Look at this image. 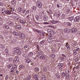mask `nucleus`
I'll return each mask as SVG.
<instances>
[{"instance_id":"44","label":"nucleus","mask_w":80,"mask_h":80,"mask_svg":"<svg viewBox=\"0 0 80 80\" xmlns=\"http://www.w3.org/2000/svg\"><path fill=\"white\" fill-rule=\"evenodd\" d=\"M43 70L44 72H46V71H47V69L46 68L44 67L43 68Z\"/></svg>"},{"instance_id":"57","label":"nucleus","mask_w":80,"mask_h":80,"mask_svg":"<svg viewBox=\"0 0 80 80\" xmlns=\"http://www.w3.org/2000/svg\"><path fill=\"white\" fill-rule=\"evenodd\" d=\"M13 18L14 19H17V16H14L13 17Z\"/></svg>"},{"instance_id":"52","label":"nucleus","mask_w":80,"mask_h":80,"mask_svg":"<svg viewBox=\"0 0 80 80\" xmlns=\"http://www.w3.org/2000/svg\"><path fill=\"white\" fill-rule=\"evenodd\" d=\"M29 55H31L32 56V55H33V53H32V52H31L29 53Z\"/></svg>"},{"instance_id":"16","label":"nucleus","mask_w":80,"mask_h":80,"mask_svg":"<svg viewBox=\"0 0 80 80\" xmlns=\"http://www.w3.org/2000/svg\"><path fill=\"white\" fill-rule=\"evenodd\" d=\"M38 51V55H41L42 54H43V52L42 51V50H40L39 51Z\"/></svg>"},{"instance_id":"40","label":"nucleus","mask_w":80,"mask_h":80,"mask_svg":"<svg viewBox=\"0 0 80 80\" xmlns=\"http://www.w3.org/2000/svg\"><path fill=\"white\" fill-rule=\"evenodd\" d=\"M34 70L36 72H38L39 71V68H36L34 69Z\"/></svg>"},{"instance_id":"53","label":"nucleus","mask_w":80,"mask_h":80,"mask_svg":"<svg viewBox=\"0 0 80 80\" xmlns=\"http://www.w3.org/2000/svg\"><path fill=\"white\" fill-rule=\"evenodd\" d=\"M51 57H52V58H54V57H55V55L53 54H52L51 55Z\"/></svg>"},{"instance_id":"10","label":"nucleus","mask_w":80,"mask_h":80,"mask_svg":"<svg viewBox=\"0 0 80 80\" xmlns=\"http://www.w3.org/2000/svg\"><path fill=\"white\" fill-rule=\"evenodd\" d=\"M8 25H9V26H10L11 27H13V22H12L11 21H9L8 22Z\"/></svg>"},{"instance_id":"1","label":"nucleus","mask_w":80,"mask_h":80,"mask_svg":"<svg viewBox=\"0 0 80 80\" xmlns=\"http://www.w3.org/2000/svg\"><path fill=\"white\" fill-rule=\"evenodd\" d=\"M22 50L20 49L19 48L16 47L15 48L13 49L14 52L15 53H17V54L18 55H20L22 54Z\"/></svg>"},{"instance_id":"14","label":"nucleus","mask_w":80,"mask_h":80,"mask_svg":"<svg viewBox=\"0 0 80 80\" xmlns=\"http://www.w3.org/2000/svg\"><path fill=\"white\" fill-rule=\"evenodd\" d=\"M9 8L10 9V11H11V12H13V11H15V8H12V7H10Z\"/></svg>"},{"instance_id":"30","label":"nucleus","mask_w":80,"mask_h":80,"mask_svg":"<svg viewBox=\"0 0 80 80\" xmlns=\"http://www.w3.org/2000/svg\"><path fill=\"white\" fill-rule=\"evenodd\" d=\"M37 50L38 51H39V50H40V48L39 47V46L38 45H37Z\"/></svg>"},{"instance_id":"22","label":"nucleus","mask_w":80,"mask_h":80,"mask_svg":"<svg viewBox=\"0 0 80 80\" xmlns=\"http://www.w3.org/2000/svg\"><path fill=\"white\" fill-rule=\"evenodd\" d=\"M48 33H49V34H51V35H53V31H52V30H50L48 31Z\"/></svg>"},{"instance_id":"39","label":"nucleus","mask_w":80,"mask_h":80,"mask_svg":"<svg viewBox=\"0 0 80 80\" xmlns=\"http://www.w3.org/2000/svg\"><path fill=\"white\" fill-rule=\"evenodd\" d=\"M18 11L19 12H22V8H19L18 9Z\"/></svg>"},{"instance_id":"9","label":"nucleus","mask_w":80,"mask_h":80,"mask_svg":"<svg viewBox=\"0 0 80 80\" xmlns=\"http://www.w3.org/2000/svg\"><path fill=\"white\" fill-rule=\"evenodd\" d=\"M17 29H18V30H20L22 29V27L20 25H17L15 27Z\"/></svg>"},{"instance_id":"47","label":"nucleus","mask_w":80,"mask_h":80,"mask_svg":"<svg viewBox=\"0 0 80 80\" xmlns=\"http://www.w3.org/2000/svg\"><path fill=\"white\" fill-rule=\"evenodd\" d=\"M29 12V10H28L25 13V15H28V13Z\"/></svg>"},{"instance_id":"18","label":"nucleus","mask_w":80,"mask_h":80,"mask_svg":"<svg viewBox=\"0 0 80 80\" xmlns=\"http://www.w3.org/2000/svg\"><path fill=\"white\" fill-rule=\"evenodd\" d=\"M13 33L14 35H15L16 36H18V33L17 32L15 31H13Z\"/></svg>"},{"instance_id":"34","label":"nucleus","mask_w":80,"mask_h":80,"mask_svg":"<svg viewBox=\"0 0 80 80\" xmlns=\"http://www.w3.org/2000/svg\"><path fill=\"white\" fill-rule=\"evenodd\" d=\"M56 76L58 78H60V76L58 74H56Z\"/></svg>"},{"instance_id":"4","label":"nucleus","mask_w":80,"mask_h":80,"mask_svg":"<svg viewBox=\"0 0 80 80\" xmlns=\"http://www.w3.org/2000/svg\"><path fill=\"white\" fill-rule=\"evenodd\" d=\"M38 57L40 59H42L43 60H45V57L43 54L38 55Z\"/></svg>"},{"instance_id":"29","label":"nucleus","mask_w":80,"mask_h":80,"mask_svg":"<svg viewBox=\"0 0 80 80\" xmlns=\"http://www.w3.org/2000/svg\"><path fill=\"white\" fill-rule=\"evenodd\" d=\"M61 76L62 77H65V72H63L61 74Z\"/></svg>"},{"instance_id":"21","label":"nucleus","mask_w":80,"mask_h":80,"mask_svg":"<svg viewBox=\"0 0 80 80\" xmlns=\"http://www.w3.org/2000/svg\"><path fill=\"white\" fill-rule=\"evenodd\" d=\"M48 38L49 40L50 41H52V35H49Z\"/></svg>"},{"instance_id":"54","label":"nucleus","mask_w":80,"mask_h":80,"mask_svg":"<svg viewBox=\"0 0 80 80\" xmlns=\"http://www.w3.org/2000/svg\"><path fill=\"white\" fill-rule=\"evenodd\" d=\"M76 69H78L79 68V65H78L77 66H76L75 67Z\"/></svg>"},{"instance_id":"2","label":"nucleus","mask_w":80,"mask_h":80,"mask_svg":"<svg viewBox=\"0 0 80 80\" xmlns=\"http://www.w3.org/2000/svg\"><path fill=\"white\" fill-rule=\"evenodd\" d=\"M36 5L38 8H41L42 7V4L41 2H40V1H38L37 2Z\"/></svg>"},{"instance_id":"36","label":"nucleus","mask_w":80,"mask_h":80,"mask_svg":"<svg viewBox=\"0 0 80 80\" xmlns=\"http://www.w3.org/2000/svg\"><path fill=\"white\" fill-rule=\"evenodd\" d=\"M5 52H6V55H8V49L7 48L5 49Z\"/></svg>"},{"instance_id":"19","label":"nucleus","mask_w":80,"mask_h":80,"mask_svg":"<svg viewBox=\"0 0 80 80\" xmlns=\"http://www.w3.org/2000/svg\"><path fill=\"white\" fill-rule=\"evenodd\" d=\"M64 32L65 33H68L69 32V29L65 28L64 30Z\"/></svg>"},{"instance_id":"23","label":"nucleus","mask_w":80,"mask_h":80,"mask_svg":"<svg viewBox=\"0 0 80 80\" xmlns=\"http://www.w3.org/2000/svg\"><path fill=\"white\" fill-rule=\"evenodd\" d=\"M31 80V75H28L27 80Z\"/></svg>"},{"instance_id":"20","label":"nucleus","mask_w":80,"mask_h":80,"mask_svg":"<svg viewBox=\"0 0 80 80\" xmlns=\"http://www.w3.org/2000/svg\"><path fill=\"white\" fill-rule=\"evenodd\" d=\"M69 20L70 21H71V22H72V20H74V18H73V17H69Z\"/></svg>"},{"instance_id":"48","label":"nucleus","mask_w":80,"mask_h":80,"mask_svg":"<svg viewBox=\"0 0 80 80\" xmlns=\"http://www.w3.org/2000/svg\"><path fill=\"white\" fill-rule=\"evenodd\" d=\"M78 57H77L75 59V62H78Z\"/></svg>"},{"instance_id":"49","label":"nucleus","mask_w":80,"mask_h":80,"mask_svg":"<svg viewBox=\"0 0 80 80\" xmlns=\"http://www.w3.org/2000/svg\"><path fill=\"white\" fill-rule=\"evenodd\" d=\"M50 22L52 23H55V21L53 20H51L50 21Z\"/></svg>"},{"instance_id":"17","label":"nucleus","mask_w":80,"mask_h":80,"mask_svg":"<svg viewBox=\"0 0 80 80\" xmlns=\"http://www.w3.org/2000/svg\"><path fill=\"white\" fill-rule=\"evenodd\" d=\"M72 52H73V55H76L77 54V51L75 50V49Z\"/></svg>"},{"instance_id":"38","label":"nucleus","mask_w":80,"mask_h":80,"mask_svg":"<svg viewBox=\"0 0 80 80\" xmlns=\"http://www.w3.org/2000/svg\"><path fill=\"white\" fill-rule=\"evenodd\" d=\"M14 70H11L10 71V73L11 74H13V73H14Z\"/></svg>"},{"instance_id":"41","label":"nucleus","mask_w":80,"mask_h":80,"mask_svg":"<svg viewBox=\"0 0 80 80\" xmlns=\"http://www.w3.org/2000/svg\"><path fill=\"white\" fill-rule=\"evenodd\" d=\"M4 5V4L3 3L0 1V6H3Z\"/></svg>"},{"instance_id":"59","label":"nucleus","mask_w":80,"mask_h":80,"mask_svg":"<svg viewBox=\"0 0 80 80\" xmlns=\"http://www.w3.org/2000/svg\"><path fill=\"white\" fill-rule=\"evenodd\" d=\"M62 56H63V57H67V56H66L65 55L63 54H62Z\"/></svg>"},{"instance_id":"26","label":"nucleus","mask_w":80,"mask_h":80,"mask_svg":"<svg viewBox=\"0 0 80 80\" xmlns=\"http://www.w3.org/2000/svg\"><path fill=\"white\" fill-rule=\"evenodd\" d=\"M7 67L8 68H10L11 67H12V64L9 63V64H8Z\"/></svg>"},{"instance_id":"64","label":"nucleus","mask_w":80,"mask_h":80,"mask_svg":"<svg viewBox=\"0 0 80 80\" xmlns=\"http://www.w3.org/2000/svg\"><path fill=\"white\" fill-rule=\"evenodd\" d=\"M26 23V21H23V22L22 23L23 24H24V23Z\"/></svg>"},{"instance_id":"50","label":"nucleus","mask_w":80,"mask_h":80,"mask_svg":"<svg viewBox=\"0 0 80 80\" xmlns=\"http://www.w3.org/2000/svg\"><path fill=\"white\" fill-rule=\"evenodd\" d=\"M26 9H24L23 10V11H22V13H25V12H26Z\"/></svg>"},{"instance_id":"56","label":"nucleus","mask_w":80,"mask_h":80,"mask_svg":"<svg viewBox=\"0 0 80 80\" xmlns=\"http://www.w3.org/2000/svg\"><path fill=\"white\" fill-rule=\"evenodd\" d=\"M5 9L4 8H2V12H3V11H4V12H5Z\"/></svg>"},{"instance_id":"35","label":"nucleus","mask_w":80,"mask_h":80,"mask_svg":"<svg viewBox=\"0 0 80 80\" xmlns=\"http://www.w3.org/2000/svg\"><path fill=\"white\" fill-rule=\"evenodd\" d=\"M0 48H5V47L2 44H0Z\"/></svg>"},{"instance_id":"33","label":"nucleus","mask_w":80,"mask_h":80,"mask_svg":"<svg viewBox=\"0 0 80 80\" xmlns=\"http://www.w3.org/2000/svg\"><path fill=\"white\" fill-rule=\"evenodd\" d=\"M11 2L12 5H14V4H15L16 1L15 0H13Z\"/></svg>"},{"instance_id":"37","label":"nucleus","mask_w":80,"mask_h":80,"mask_svg":"<svg viewBox=\"0 0 80 80\" xmlns=\"http://www.w3.org/2000/svg\"><path fill=\"white\" fill-rule=\"evenodd\" d=\"M67 25H68V26H69V27H70L71 25H72V23L70 22H68L67 23Z\"/></svg>"},{"instance_id":"45","label":"nucleus","mask_w":80,"mask_h":80,"mask_svg":"<svg viewBox=\"0 0 80 80\" xmlns=\"http://www.w3.org/2000/svg\"><path fill=\"white\" fill-rule=\"evenodd\" d=\"M6 7L7 9H10L9 8L10 7V6H9V5H7Z\"/></svg>"},{"instance_id":"12","label":"nucleus","mask_w":80,"mask_h":80,"mask_svg":"<svg viewBox=\"0 0 80 80\" xmlns=\"http://www.w3.org/2000/svg\"><path fill=\"white\" fill-rule=\"evenodd\" d=\"M6 14H8V15H10L11 14V11L10 10H6Z\"/></svg>"},{"instance_id":"5","label":"nucleus","mask_w":80,"mask_h":80,"mask_svg":"<svg viewBox=\"0 0 80 80\" xmlns=\"http://www.w3.org/2000/svg\"><path fill=\"white\" fill-rule=\"evenodd\" d=\"M74 20L75 22H79V21H80V17L77 16L75 18Z\"/></svg>"},{"instance_id":"31","label":"nucleus","mask_w":80,"mask_h":80,"mask_svg":"<svg viewBox=\"0 0 80 80\" xmlns=\"http://www.w3.org/2000/svg\"><path fill=\"white\" fill-rule=\"evenodd\" d=\"M45 42V40H43L40 42V44H41V45H43Z\"/></svg>"},{"instance_id":"42","label":"nucleus","mask_w":80,"mask_h":80,"mask_svg":"<svg viewBox=\"0 0 80 80\" xmlns=\"http://www.w3.org/2000/svg\"><path fill=\"white\" fill-rule=\"evenodd\" d=\"M43 19L44 21H47V17H44Z\"/></svg>"},{"instance_id":"15","label":"nucleus","mask_w":80,"mask_h":80,"mask_svg":"<svg viewBox=\"0 0 80 80\" xmlns=\"http://www.w3.org/2000/svg\"><path fill=\"white\" fill-rule=\"evenodd\" d=\"M26 63H29L32 62V60H31L30 59H28L26 60Z\"/></svg>"},{"instance_id":"7","label":"nucleus","mask_w":80,"mask_h":80,"mask_svg":"<svg viewBox=\"0 0 80 80\" xmlns=\"http://www.w3.org/2000/svg\"><path fill=\"white\" fill-rule=\"evenodd\" d=\"M17 65L15 64H13V70L15 71L17 70Z\"/></svg>"},{"instance_id":"58","label":"nucleus","mask_w":80,"mask_h":80,"mask_svg":"<svg viewBox=\"0 0 80 80\" xmlns=\"http://www.w3.org/2000/svg\"><path fill=\"white\" fill-rule=\"evenodd\" d=\"M8 78V76L6 75L5 77V79L6 80H7Z\"/></svg>"},{"instance_id":"46","label":"nucleus","mask_w":80,"mask_h":80,"mask_svg":"<svg viewBox=\"0 0 80 80\" xmlns=\"http://www.w3.org/2000/svg\"><path fill=\"white\" fill-rule=\"evenodd\" d=\"M75 50H76L77 52H78L80 50V48H77L76 49H75Z\"/></svg>"},{"instance_id":"24","label":"nucleus","mask_w":80,"mask_h":80,"mask_svg":"<svg viewBox=\"0 0 80 80\" xmlns=\"http://www.w3.org/2000/svg\"><path fill=\"white\" fill-rule=\"evenodd\" d=\"M65 47L66 48H67V49H68V50H69L70 48V47H69L68 45V43H66V44L65 45Z\"/></svg>"},{"instance_id":"62","label":"nucleus","mask_w":80,"mask_h":80,"mask_svg":"<svg viewBox=\"0 0 80 80\" xmlns=\"http://www.w3.org/2000/svg\"><path fill=\"white\" fill-rule=\"evenodd\" d=\"M28 45H26L24 47V48H27V47H28Z\"/></svg>"},{"instance_id":"55","label":"nucleus","mask_w":80,"mask_h":80,"mask_svg":"<svg viewBox=\"0 0 80 80\" xmlns=\"http://www.w3.org/2000/svg\"><path fill=\"white\" fill-rule=\"evenodd\" d=\"M69 76V74L68 73H67L65 72V77H67Z\"/></svg>"},{"instance_id":"25","label":"nucleus","mask_w":80,"mask_h":80,"mask_svg":"<svg viewBox=\"0 0 80 80\" xmlns=\"http://www.w3.org/2000/svg\"><path fill=\"white\" fill-rule=\"evenodd\" d=\"M32 10L35 11L37 9V7L36 6H32Z\"/></svg>"},{"instance_id":"11","label":"nucleus","mask_w":80,"mask_h":80,"mask_svg":"<svg viewBox=\"0 0 80 80\" xmlns=\"http://www.w3.org/2000/svg\"><path fill=\"white\" fill-rule=\"evenodd\" d=\"M33 78L34 80H38V78L37 77V74H35L33 76Z\"/></svg>"},{"instance_id":"13","label":"nucleus","mask_w":80,"mask_h":80,"mask_svg":"<svg viewBox=\"0 0 80 80\" xmlns=\"http://www.w3.org/2000/svg\"><path fill=\"white\" fill-rule=\"evenodd\" d=\"M77 29L76 28H73L72 29V33H75L77 32Z\"/></svg>"},{"instance_id":"27","label":"nucleus","mask_w":80,"mask_h":80,"mask_svg":"<svg viewBox=\"0 0 80 80\" xmlns=\"http://www.w3.org/2000/svg\"><path fill=\"white\" fill-rule=\"evenodd\" d=\"M61 17L62 19H65V15L63 14L61 16Z\"/></svg>"},{"instance_id":"8","label":"nucleus","mask_w":80,"mask_h":80,"mask_svg":"<svg viewBox=\"0 0 80 80\" xmlns=\"http://www.w3.org/2000/svg\"><path fill=\"white\" fill-rule=\"evenodd\" d=\"M19 68L20 70L25 69V66L23 65H21L19 67Z\"/></svg>"},{"instance_id":"63","label":"nucleus","mask_w":80,"mask_h":80,"mask_svg":"<svg viewBox=\"0 0 80 80\" xmlns=\"http://www.w3.org/2000/svg\"><path fill=\"white\" fill-rule=\"evenodd\" d=\"M43 78H45V75H43L42 76V79Z\"/></svg>"},{"instance_id":"28","label":"nucleus","mask_w":80,"mask_h":80,"mask_svg":"<svg viewBox=\"0 0 80 80\" xmlns=\"http://www.w3.org/2000/svg\"><path fill=\"white\" fill-rule=\"evenodd\" d=\"M9 26L8 25H6L5 27H4V28H5V29H9Z\"/></svg>"},{"instance_id":"61","label":"nucleus","mask_w":80,"mask_h":80,"mask_svg":"<svg viewBox=\"0 0 80 80\" xmlns=\"http://www.w3.org/2000/svg\"><path fill=\"white\" fill-rule=\"evenodd\" d=\"M58 21H54V23H58Z\"/></svg>"},{"instance_id":"32","label":"nucleus","mask_w":80,"mask_h":80,"mask_svg":"<svg viewBox=\"0 0 80 80\" xmlns=\"http://www.w3.org/2000/svg\"><path fill=\"white\" fill-rule=\"evenodd\" d=\"M36 19L37 21H38V20H39V16L38 15H36L35 16Z\"/></svg>"},{"instance_id":"3","label":"nucleus","mask_w":80,"mask_h":80,"mask_svg":"<svg viewBox=\"0 0 80 80\" xmlns=\"http://www.w3.org/2000/svg\"><path fill=\"white\" fill-rule=\"evenodd\" d=\"M19 36L21 39H24L25 38V35L22 32H20L19 33Z\"/></svg>"},{"instance_id":"51","label":"nucleus","mask_w":80,"mask_h":80,"mask_svg":"<svg viewBox=\"0 0 80 80\" xmlns=\"http://www.w3.org/2000/svg\"><path fill=\"white\" fill-rule=\"evenodd\" d=\"M61 60L62 61H63V60H64V58L61 57Z\"/></svg>"},{"instance_id":"6","label":"nucleus","mask_w":80,"mask_h":80,"mask_svg":"<svg viewBox=\"0 0 80 80\" xmlns=\"http://www.w3.org/2000/svg\"><path fill=\"white\" fill-rule=\"evenodd\" d=\"M63 63H61L60 64H59L58 65V67H59V69H62L63 67Z\"/></svg>"},{"instance_id":"60","label":"nucleus","mask_w":80,"mask_h":80,"mask_svg":"<svg viewBox=\"0 0 80 80\" xmlns=\"http://www.w3.org/2000/svg\"><path fill=\"white\" fill-rule=\"evenodd\" d=\"M8 33V31H7V30H6L5 32V34H7V33Z\"/></svg>"},{"instance_id":"43","label":"nucleus","mask_w":80,"mask_h":80,"mask_svg":"<svg viewBox=\"0 0 80 80\" xmlns=\"http://www.w3.org/2000/svg\"><path fill=\"white\" fill-rule=\"evenodd\" d=\"M56 15H57V17H60V13H56Z\"/></svg>"}]
</instances>
